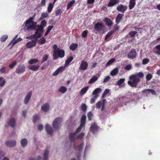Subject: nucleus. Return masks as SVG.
Masks as SVG:
<instances>
[{"label":"nucleus","mask_w":160,"mask_h":160,"mask_svg":"<svg viewBox=\"0 0 160 160\" xmlns=\"http://www.w3.org/2000/svg\"><path fill=\"white\" fill-rule=\"evenodd\" d=\"M140 81L139 78L137 77L136 75H132L129 77L128 84L131 87L136 88Z\"/></svg>","instance_id":"f257e3e1"},{"label":"nucleus","mask_w":160,"mask_h":160,"mask_svg":"<svg viewBox=\"0 0 160 160\" xmlns=\"http://www.w3.org/2000/svg\"><path fill=\"white\" fill-rule=\"evenodd\" d=\"M65 56V51L62 49H60L59 48L58 49V51L55 50L52 57L54 60H56L59 57L62 58Z\"/></svg>","instance_id":"f03ea898"},{"label":"nucleus","mask_w":160,"mask_h":160,"mask_svg":"<svg viewBox=\"0 0 160 160\" xmlns=\"http://www.w3.org/2000/svg\"><path fill=\"white\" fill-rule=\"evenodd\" d=\"M62 121V118L60 117L56 118L52 122L53 128L56 130H58L61 127Z\"/></svg>","instance_id":"7ed1b4c3"},{"label":"nucleus","mask_w":160,"mask_h":160,"mask_svg":"<svg viewBox=\"0 0 160 160\" xmlns=\"http://www.w3.org/2000/svg\"><path fill=\"white\" fill-rule=\"evenodd\" d=\"M104 27V26L102 23L98 22L94 25V29L95 31L99 32L103 30Z\"/></svg>","instance_id":"20e7f679"},{"label":"nucleus","mask_w":160,"mask_h":160,"mask_svg":"<svg viewBox=\"0 0 160 160\" xmlns=\"http://www.w3.org/2000/svg\"><path fill=\"white\" fill-rule=\"evenodd\" d=\"M137 55V52L134 49L132 50L129 52L127 55L128 58L133 59L135 58Z\"/></svg>","instance_id":"39448f33"},{"label":"nucleus","mask_w":160,"mask_h":160,"mask_svg":"<svg viewBox=\"0 0 160 160\" xmlns=\"http://www.w3.org/2000/svg\"><path fill=\"white\" fill-rule=\"evenodd\" d=\"M25 67L23 65H19L18 67L16 68L15 72L19 74L23 73L25 71Z\"/></svg>","instance_id":"423d86ee"},{"label":"nucleus","mask_w":160,"mask_h":160,"mask_svg":"<svg viewBox=\"0 0 160 160\" xmlns=\"http://www.w3.org/2000/svg\"><path fill=\"white\" fill-rule=\"evenodd\" d=\"M88 66V62L86 61L82 60V61L79 67V69L82 70H85L87 69Z\"/></svg>","instance_id":"0eeeda50"},{"label":"nucleus","mask_w":160,"mask_h":160,"mask_svg":"<svg viewBox=\"0 0 160 160\" xmlns=\"http://www.w3.org/2000/svg\"><path fill=\"white\" fill-rule=\"evenodd\" d=\"M117 9L118 11L123 13L127 9V7L126 6L121 4L117 7Z\"/></svg>","instance_id":"6e6552de"},{"label":"nucleus","mask_w":160,"mask_h":160,"mask_svg":"<svg viewBox=\"0 0 160 160\" xmlns=\"http://www.w3.org/2000/svg\"><path fill=\"white\" fill-rule=\"evenodd\" d=\"M23 26H24L23 29L25 31L28 30L30 29V18L26 21L24 23Z\"/></svg>","instance_id":"1a4fd4ad"},{"label":"nucleus","mask_w":160,"mask_h":160,"mask_svg":"<svg viewBox=\"0 0 160 160\" xmlns=\"http://www.w3.org/2000/svg\"><path fill=\"white\" fill-rule=\"evenodd\" d=\"M45 130L47 133L50 135H52L53 132V130L48 124H47L46 125Z\"/></svg>","instance_id":"9d476101"},{"label":"nucleus","mask_w":160,"mask_h":160,"mask_svg":"<svg viewBox=\"0 0 160 160\" xmlns=\"http://www.w3.org/2000/svg\"><path fill=\"white\" fill-rule=\"evenodd\" d=\"M98 125L95 123H94L92 124L91 126L90 130V131L93 133L94 134L95 132H96L98 130Z\"/></svg>","instance_id":"9b49d317"},{"label":"nucleus","mask_w":160,"mask_h":160,"mask_svg":"<svg viewBox=\"0 0 160 160\" xmlns=\"http://www.w3.org/2000/svg\"><path fill=\"white\" fill-rule=\"evenodd\" d=\"M104 21L106 25L108 27L111 26L113 24L112 21L108 18H106L104 20Z\"/></svg>","instance_id":"f8f14e48"},{"label":"nucleus","mask_w":160,"mask_h":160,"mask_svg":"<svg viewBox=\"0 0 160 160\" xmlns=\"http://www.w3.org/2000/svg\"><path fill=\"white\" fill-rule=\"evenodd\" d=\"M16 142L15 140L7 141L5 142V144L8 147H13L16 145Z\"/></svg>","instance_id":"ddd939ff"},{"label":"nucleus","mask_w":160,"mask_h":160,"mask_svg":"<svg viewBox=\"0 0 160 160\" xmlns=\"http://www.w3.org/2000/svg\"><path fill=\"white\" fill-rule=\"evenodd\" d=\"M50 105L48 103L43 104L41 106V110L44 112H47L49 109Z\"/></svg>","instance_id":"4468645a"},{"label":"nucleus","mask_w":160,"mask_h":160,"mask_svg":"<svg viewBox=\"0 0 160 160\" xmlns=\"http://www.w3.org/2000/svg\"><path fill=\"white\" fill-rule=\"evenodd\" d=\"M119 2V0H110L109 2L107 5V6L108 7H113L118 3Z\"/></svg>","instance_id":"2eb2a0df"},{"label":"nucleus","mask_w":160,"mask_h":160,"mask_svg":"<svg viewBox=\"0 0 160 160\" xmlns=\"http://www.w3.org/2000/svg\"><path fill=\"white\" fill-rule=\"evenodd\" d=\"M8 125L12 128H14L16 125V121L15 119L12 118L10 119L8 123Z\"/></svg>","instance_id":"dca6fc26"},{"label":"nucleus","mask_w":160,"mask_h":160,"mask_svg":"<svg viewBox=\"0 0 160 160\" xmlns=\"http://www.w3.org/2000/svg\"><path fill=\"white\" fill-rule=\"evenodd\" d=\"M76 134L75 132L71 133L69 135V139L71 142H74L77 138Z\"/></svg>","instance_id":"f3484780"},{"label":"nucleus","mask_w":160,"mask_h":160,"mask_svg":"<svg viewBox=\"0 0 160 160\" xmlns=\"http://www.w3.org/2000/svg\"><path fill=\"white\" fill-rule=\"evenodd\" d=\"M136 0H130L128 6L130 10L132 9L136 5Z\"/></svg>","instance_id":"a211bd4d"},{"label":"nucleus","mask_w":160,"mask_h":160,"mask_svg":"<svg viewBox=\"0 0 160 160\" xmlns=\"http://www.w3.org/2000/svg\"><path fill=\"white\" fill-rule=\"evenodd\" d=\"M123 16V15L121 13L118 14L117 16L116 20L115 22L116 23L118 24L120 22L121 20L122 17Z\"/></svg>","instance_id":"6ab92c4d"},{"label":"nucleus","mask_w":160,"mask_h":160,"mask_svg":"<svg viewBox=\"0 0 160 160\" xmlns=\"http://www.w3.org/2000/svg\"><path fill=\"white\" fill-rule=\"evenodd\" d=\"M148 92H150L153 95H155L156 94L155 91L152 89H146L143 90L142 92V93H146L147 94H150V93Z\"/></svg>","instance_id":"aec40b11"},{"label":"nucleus","mask_w":160,"mask_h":160,"mask_svg":"<svg viewBox=\"0 0 160 160\" xmlns=\"http://www.w3.org/2000/svg\"><path fill=\"white\" fill-rule=\"evenodd\" d=\"M21 143L22 146L23 147H24L27 144L28 141L26 138H23L21 140Z\"/></svg>","instance_id":"412c9836"},{"label":"nucleus","mask_w":160,"mask_h":160,"mask_svg":"<svg viewBox=\"0 0 160 160\" xmlns=\"http://www.w3.org/2000/svg\"><path fill=\"white\" fill-rule=\"evenodd\" d=\"M78 45L77 44L74 43L71 44L69 48L71 50L74 51L78 48Z\"/></svg>","instance_id":"4be33fe9"},{"label":"nucleus","mask_w":160,"mask_h":160,"mask_svg":"<svg viewBox=\"0 0 160 160\" xmlns=\"http://www.w3.org/2000/svg\"><path fill=\"white\" fill-rule=\"evenodd\" d=\"M118 72V70L117 68L113 69L111 72L110 74L111 76H116Z\"/></svg>","instance_id":"5701e85b"},{"label":"nucleus","mask_w":160,"mask_h":160,"mask_svg":"<svg viewBox=\"0 0 160 160\" xmlns=\"http://www.w3.org/2000/svg\"><path fill=\"white\" fill-rule=\"evenodd\" d=\"M54 4V3H49L48 7V13H50L51 12V11L53 8Z\"/></svg>","instance_id":"b1692460"},{"label":"nucleus","mask_w":160,"mask_h":160,"mask_svg":"<svg viewBox=\"0 0 160 160\" xmlns=\"http://www.w3.org/2000/svg\"><path fill=\"white\" fill-rule=\"evenodd\" d=\"M40 68V65H32L31 66V70L37 71Z\"/></svg>","instance_id":"393cba45"},{"label":"nucleus","mask_w":160,"mask_h":160,"mask_svg":"<svg viewBox=\"0 0 160 160\" xmlns=\"http://www.w3.org/2000/svg\"><path fill=\"white\" fill-rule=\"evenodd\" d=\"M6 81L5 79H3L2 77H0V87H3L5 85Z\"/></svg>","instance_id":"a878e982"},{"label":"nucleus","mask_w":160,"mask_h":160,"mask_svg":"<svg viewBox=\"0 0 160 160\" xmlns=\"http://www.w3.org/2000/svg\"><path fill=\"white\" fill-rule=\"evenodd\" d=\"M49 153V151L46 149L44 152L43 155V159L44 160H48V154Z\"/></svg>","instance_id":"bb28decb"},{"label":"nucleus","mask_w":160,"mask_h":160,"mask_svg":"<svg viewBox=\"0 0 160 160\" xmlns=\"http://www.w3.org/2000/svg\"><path fill=\"white\" fill-rule=\"evenodd\" d=\"M102 91L101 89L100 88H97L95 89L92 92V94L93 95H97V94L100 93Z\"/></svg>","instance_id":"cd10ccee"},{"label":"nucleus","mask_w":160,"mask_h":160,"mask_svg":"<svg viewBox=\"0 0 160 160\" xmlns=\"http://www.w3.org/2000/svg\"><path fill=\"white\" fill-rule=\"evenodd\" d=\"M114 33V31L113 30H111L105 36L104 40H106L108 38H109L112 35L113 33Z\"/></svg>","instance_id":"c85d7f7f"},{"label":"nucleus","mask_w":160,"mask_h":160,"mask_svg":"<svg viewBox=\"0 0 160 160\" xmlns=\"http://www.w3.org/2000/svg\"><path fill=\"white\" fill-rule=\"evenodd\" d=\"M98 77L96 76H94L92 77L89 81L88 83L89 84H92L98 80Z\"/></svg>","instance_id":"c756f323"},{"label":"nucleus","mask_w":160,"mask_h":160,"mask_svg":"<svg viewBox=\"0 0 160 160\" xmlns=\"http://www.w3.org/2000/svg\"><path fill=\"white\" fill-rule=\"evenodd\" d=\"M30 99V92H28V94L26 96L24 102L25 104H27L28 102Z\"/></svg>","instance_id":"7c9ffc66"},{"label":"nucleus","mask_w":160,"mask_h":160,"mask_svg":"<svg viewBox=\"0 0 160 160\" xmlns=\"http://www.w3.org/2000/svg\"><path fill=\"white\" fill-rule=\"evenodd\" d=\"M86 119V116L85 115H83L81 117V124H82V125L85 126Z\"/></svg>","instance_id":"2f4dec72"},{"label":"nucleus","mask_w":160,"mask_h":160,"mask_svg":"<svg viewBox=\"0 0 160 160\" xmlns=\"http://www.w3.org/2000/svg\"><path fill=\"white\" fill-rule=\"evenodd\" d=\"M73 59V58L72 56L69 57L66 61L65 64L66 65L69 64L72 61Z\"/></svg>","instance_id":"473e14b6"},{"label":"nucleus","mask_w":160,"mask_h":160,"mask_svg":"<svg viewBox=\"0 0 160 160\" xmlns=\"http://www.w3.org/2000/svg\"><path fill=\"white\" fill-rule=\"evenodd\" d=\"M37 22H32L31 24V29H33L36 30L37 28Z\"/></svg>","instance_id":"72a5a7b5"},{"label":"nucleus","mask_w":160,"mask_h":160,"mask_svg":"<svg viewBox=\"0 0 160 160\" xmlns=\"http://www.w3.org/2000/svg\"><path fill=\"white\" fill-rule=\"evenodd\" d=\"M67 90V88H66L64 87V86H61L59 88L58 91L62 93H64Z\"/></svg>","instance_id":"f704fd0d"},{"label":"nucleus","mask_w":160,"mask_h":160,"mask_svg":"<svg viewBox=\"0 0 160 160\" xmlns=\"http://www.w3.org/2000/svg\"><path fill=\"white\" fill-rule=\"evenodd\" d=\"M75 0H72L70 2H69L67 5V9L70 8L75 3Z\"/></svg>","instance_id":"c9c22d12"},{"label":"nucleus","mask_w":160,"mask_h":160,"mask_svg":"<svg viewBox=\"0 0 160 160\" xmlns=\"http://www.w3.org/2000/svg\"><path fill=\"white\" fill-rule=\"evenodd\" d=\"M88 86H87L83 88L80 91V93L82 94H85L88 89Z\"/></svg>","instance_id":"e433bc0d"},{"label":"nucleus","mask_w":160,"mask_h":160,"mask_svg":"<svg viewBox=\"0 0 160 160\" xmlns=\"http://www.w3.org/2000/svg\"><path fill=\"white\" fill-rule=\"evenodd\" d=\"M17 64V61L16 60H14L12 62V63L10 64L8 66L10 69H12Z\"/></svg>","instance_id":"4c0bfd02"},{"label":"nucleus","mask_w":160,"mask_h":160,"mask_svg":"<svg viewBox=\"0 0 160 160\" xmlns=\"http://www.w3.org/2000/svg\"><path fill=\"white\" fill-rule=\"evenodd\" d=\"M48 17V14L46 12H43L41 14V16L40 18V20H42V19L46 18Z\"/></svg>","instance_id":"58836bf2"},{"label":"nucleus","mask_w":160,"mask_h":160,"mask_svg":"<svg viewBox=\"0 0 160 160\" xmlns=\"http://www.w3.org/2000/svg\"><path fill=\"white\" fill-rule=\"evenodd\" d=\"M115 60L114 58H112L109 60L106 64V66H108L110 65Z\"/></svg>","instance_id":"ea45409f"},{"label":"nucleus","mask_w":160,"mask_h":160,"mask_svg":"<svg viewBox=\"0 0 160 160\" xmlns=\"http://www.w3.org/2000/svg\"><path fill=\"white\" fill-rule=\"evenodd\" d=\"M125 80L124 78H121L118 81L117 84L119 86H121V84L124 82Z\"/></svg>","instance_id":"a19ab883"},{"label":"nucleus","mask_w":160,"mask_h":160,"mask_svg":"<svg viewBox=\"0 0 160 160\" xmlns=\"http://www.w3.org/2000/svg\"><path fill=\"white\" fill-rule=\"evenodd\" d=\"M39 117L38 115H35L33 117V122L35 123L39 119Z\"/></svg>","instance_id":"79ce46f5"},{"label":"nucleus","mask_w":160,"mask_h":160,"mask_svg":"<svg viewBox=\"0 0 160 160\" xmlns=\"http://www.w3.org/2000/svg\"><path fill=\"white\" fill-rule=\"evenodd\" d=\"M0 73L1 74L6 73V68L5 66H3L0 68Z\"/></svg>","instance_id":"37998d69"},{"label":"nucleus","mask_w":160,"mask_h":160,"mask_svg":"<svg viewBox=\"0 0 160 160\" xmlns=\"http://www.w3.org/2000/svg\"><path fill=\"white\" fill-rule=\"evenodd\" d=\"M84 126L82 125V124H80L79 126L77 129L75 131V133L76 134L78 132H80L82 128V127H84Z\"/></svg>","instance_id":"c03bdc74"},{"label":"nucleus","mask_w":160,"mask_h":160,"mask_svg":"<svg viewBox=\"0 0 160 160\" xmlns=\"http://www.w3.org/2000/svg\"><path fill=\"white\" fill-rule=\"evenodd\" d=\"M46 40L45 38L43 37L39 41V43L41 45H42L46 42Z\"/></svg>","instance_id":"a18cd8bd"},{"label":"nucleus","mask_w":160,"mask_h":160,"mask_svg":"<svg viewBox=\"0 0 160 160\" xmlns=\"http://www.w3.org/2000/svg\"><path fill=\"white\" fill-rule=\"evenodd\" d=\"M44 28L41 26L40 25H37V29L35 30L40 32H43Z\"/></svg>","instance_id":"49530a36"},{"label":"nucleus","mask_w":160,"mask_h":160,"mask_svg":"<svg viewBox=\"0 0 160 160\" xmlns=\"http://www.w3.org/2000/svg\"><path fill=\"white\" fill-rule=\"evenodd\" d=\"M8 38V37L7 35H3L0 38L1 41L2 42H4Z\"/></svg>","instance_id":"de8ad7c7"},{"label":"nucleus","mask_w":160,"mask_h":160,"mask_svg":"<svg viewBox=\"0 0 160 160\" xmlns=\"http://www.w3.org/2000/svg\"><path fill=\"white\" fill-rule=\"evenodd\" d=\"M137 33V31H132L129 32L128 34L131 37H134Z\"/></svg>","instance_id":"09e8293b"},{"label":"nucleus","mask_w":160,"mask_h":160,"mask_svg":"<svg viewBox=\"0 0 160 160\" xmlns=\"http://www.w3.org/2000/svg\"><path fill=\"white\" fill-rule=\"evenodd\" d=\"M152 76L151 74L148 73L146 76V81L148 82L152 78Z\"/></svg>","instance_id":"8fccbe9b"},{"label":"nucleus","mask_w":160,"mask_h":160,"mask_svg":"<svg viewBox=\"0 0 160 160\" xmlns=\"http://www.w3.org/2000/svg\"><path fill=\"white\" fill-rule=\"evenodd\" d=\"M88 117L89 121H91L92 119V118L93 114L92 112L90 111L87 114Z\"/></svg>","instance_id":"3c124183"},{"label":"nucleus","mask_w":160,"mask_h":160,"mask_svg":"<svg viewBox=\"0 0 160 160\" xmlns=\"http://www.w3.org/2000/svg\"><path fill=\"white\" fill-rule=\"evenodd\" d=\"M109 90L108 89H106L102 94V98H104L105 96L109 93Z\"/></svg>","instance_id":"603ef678"},{"label":"nucleus","mask_w":160,"mask_h":160,"mask_svg":"<svg viewBox=\"0 0 160 160\" xmlns=\"http://www.w3.org/2000/svg\"><path fill=\"white\" fill-rule=\"evenodd\" d=\"M41 33L40 32L36 30L34 35L37 38H40L41 36Z\"/></svg>","instance_id":"864d4df0"},{"label":"nucleus","mask_w":160,"mask_h":160,"mask_svg":"<svg viewBox=\"0 0 160 160\" xmlns=\"http://www.w3.org/2000/svg\"><path fill=\"white\" fill-rule=\"evenodd\" d=\"M48 58V55L47 54L45 55L42 59V62L43 63L47 60Z\"/></svg>","instance_id":"5fc2aeb1"},{"label":"nucleus","mask_w":160,"mask_h":160,"mask_svg":"<svg viewBox=\"0 0 160 160\" xmlns=\"http://www.w3.org/2000/svg\"><path fill=\"white\" fill-rule=\"evenodd\" d=\"M128 95L130 96H131V97L130 98L132 99H134L135 98V96L136 94V93H132L131 92H129L128 93Z\"/></svg>","instance_id":"6e6d98bb"},{"label":"nucleus","mask_w":160,"mask_h":160,"mask_svg":"<svg viewBox=\"0 0 160 160\" xmlns=\"http://www.w3.org/2000/svg\"><path fill=\"white\" fill-rule=\"evenodd\" d=\"M88 32V30H84L82 32V38H86Z\"/></svg>","instance_id":"4d7b16f0"},{"label":"nucleus","mask_w":160,"mask_h":160,"mask_svg":"<svg viewBox=\"0 0 160 160\" xmlns=\"http://www.w3.org/2000/svg\"><path fill=\"white\" fill-rule=\"evenodd\" d=\"M85 135L84 132H81L77 136V139H82Z\"/></svg>","instance_id":"13d9d810"},{"label":"nucleus","mask_w":160,"mask_h":160,"mask_svg":"<svg viewBox=\"0 0 160 160\" xmlns=\"http://www.w3.org/2000/svg\"><path fill=\"white\" fill-rule=\"evenodd\" d=\"M37 41V39H35L31 41V48L36 46Z\"/></svg>","instance_id":"bf43d9fd"},{"label":"nucleus","mask_w":160,"mask_h":160,"mask_svg":"<svg viewBox=\"0 0 160 160\" xmlns=\"http://www.w3.org/2000/svg\"><path fill=\"white\" fill-rule=\"evenodd\" d=\"M47 24V22L45 20H43L42 21L41 24L40 25L41 26L43 27V28L46 26Z\"/></svg>","instance_id":"052dcab7"},{"label":"nucleus","mask_w":160,"mask_h":160,"mask_svg":"<svg viewBox=\"0 0 160 160\" xmlns=\"http://www.w3.org/2000/svg\"><path fill=\"white\" fill-rule=\"evenodd\" d=\"M81 108L82 111L84 112L87 110V107L86 105L85 104H82L81 106Z\"/></svg>","instance_id":"680f3d73"},{"label":"nucleus","mask_w":160,"mask_h":160,"mask_svg":"<svg viewBox=\"0 0 160 160\" xmlns=\"http://www.w3.org/2000/svg\"><path fill=\"white\" fill-rule=\"evenodd\" d=\"M149 62V60L148 58H144L142 61V63L143 65L148 63Z\"/></svg>","instance_id":"e2e57ef3"},{"label":"nucleus","mask_w":160,"mask_h":160,"mask_svg":"<svg viewBox=\"0 0 160 160\" xmlns=\"http://www.w3.org/2000/svg\"><path fill=\"white\" fill-rule=\"evenodd\" d=\"M83 142H82L81 143H80L78 146L77 147V149L78 150L80 151H81L82 150L83 146Z\"/></svg>","instance_id":"0e129e2a"},{"label":"nucleus","mask_w":160,"mask_h":160,"mask_svg":"<svg viewBox=\"0 0 160 160\" xmlns=\"http://www.w3.org/2000/svg\"><path fill=\"white\" fill-rule=\"evenodd\" d=\"M102 104V102L101 101H99L96 104V107L97 108H100Z\"/></svg>","instance_id":"69168bd1"},{"label":"nucleus","mask_w":160,"mask_h":160,"mask_svg":"<svg viewBox=\"0 0 160 160\" xmlns=\"http://www.w3.org/2000/svg\"><path fill=\"white\" fill-rule=\"evenodd\" d=\"M97 95H95L93 98H92L90 101V102L91 104L95 102V100L97 98Z\"/></svg>","instance_id":"338daca9"},{"label":"nucleus","mask_w":160,"mask_h":160,"mask_svg":"<svg viewBox=\"0 0 160 160\" xmlns=\"http://www.w3.org/2000/svg\"><path fill=\"white\" fill-rule=\"evenodd\" d=\"M61 9H58L55 11V15L56 16H58V15H61Z\"/></svg>","instance_id":"774afa93"}]
</instances>
